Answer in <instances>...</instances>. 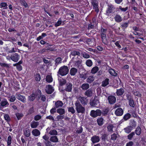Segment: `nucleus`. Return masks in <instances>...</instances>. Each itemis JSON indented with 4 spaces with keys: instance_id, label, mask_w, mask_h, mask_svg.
Returning <instances> with one entry per match:
<instances>
[{
    "instance_id": "54",
    "label": "nucleus",
    "mask_w": 146,
    "mask_h": 146,
    "mask_svg": "<svg viewBox=\"0 0 146 146\" xmlns=\"http://www.w3.org/2000/svg\"><path fill=\"white\" fill-rule=\"evenodd\" d=\"M83 57L86 58H90L89 55L86 52H84L82 53Z\"/></svg>"
},
{
    "instance_id": "3",
    "label": "nucleus",
    "mask_w": 146,
    "mask_h": 146,
    "mask_svg": "<svg viewBox=\"0 0 146 146\" xmlns=\"http://www.w3.org/2000/svg\"><path fill=\"white\" fill-rule=\"evenodd\" d=\"M106 29L102 28L101 29V35L102 40V42L105 44H107L108 43L106 36Z\"/></svg>"
},
{
    "instance_id": "1",
    "label": "nucleus",
    "mask_w": 146,
    "mask_h": 146,
    "mask_svg": "<svg viewBox=\"0 0 146 146\" xmlns=\"http://www.w3.org/2000/svg\"><path fill=\"white\" fill-rule=\"evenodd\" d=\"M75 109L78 113H84L85 112V108L82 106L78 100H77L75 103Z\"/></svg>"
},
{
    "instance_id": "34",
    "label": "nucleus",
    "mask_w": 146,
    "mask_h": 146,
    "mask_svg": "<svg viewBox=\"0 0 146 146\" xmlns=\"http://www.w3.org/2000/svg\"><path fill=\"white\" fill-rule=\"evenodd\" d=\"M109 73L112 76H116L117 75V73L115 72V71L113 69H110L109 70Z\"/></svg>"
},
{
    "instance_id": "39",
    "label": "nucleus",
    "mask_w": 146,
    "mask_h": 146,
    "mask_svg": "<svg viewBox=\"0 0 146 146\" xmlns=\"http://www.w3.org/2000/svg\"><path fill=\"white\" fill-rule=\"evenodd\" d=\"M62 59L60 57H58L56 58L55 60V65L57 66L60 63L62 62Z\"/></svg>"
},
{
    "instance_id": "64",
    "label": "nucleus",
    "mask_w": 146,
    "mask_h": 146,
    "mask_svg": "<svg viewBox=\"0 0 146 146\" xmlns=\"http://www.w3.org/2000/svg\"><path fill=\"white\" fill-rule=\"evenodd\" d=\"M133 94L136 96H140L141 95V94L140 93L138 92L137 91H133Z\"/></svg>"
},
{
    "instance_id": "56",
    "label": "nucleus",
    "mask_w": 146,
    "mask_h": 146,
    "mask_svg": "<svg viewBox=\"0 0 146 146\" xmlns=\"http://www.w3.org/2000/svg\"><path fill=\"white\" fill-rule=\"evenodd\" d=\"M129 101V105L131 107H134V102L133 98Z\"/></svg>"
},
{
    "instance_id": "52",
    "label": "nucleus",
    "mask_w": 146,
    "mask_h": 146,
    "mask_svg": "<svg viewBox=\"0 0 146 146\" xmlns=\"http://www.w3.org/2000/svg\"><path fill=\"white\" fill-rule=\"evenodd\" d=\"M83 131V128L82 127H78L76 130L77 133L78 134L80 133H82Z\"/></svg>"
},
{
    "instance_id": "19",
    "label": "nucleus",
    "mask_w": 146,
    "mask_h": 146,
    "mask_svg": "<svg viewBox=\"0 0 146 146\" xmlns=\"http://www.w3.org/2000/svg\"><path fill=\"white\" fill-rule=\"evenodd\" d=\"M63 105V103L60 101H57L55 102V107L56 108L62 107Z\"/></svg>"
},
{
    "instance_id": "62",
    "label": "nucleus",
    "mask_w": 146,
    "mask_h": 146,
    "mask_svg": "<svg viewBox=\"0 0 146 146\" xmlns=\"http://www.w3.org/2000/svg\"><path fill=\"white\" fill-rule=\"evenodd\" d=\"M94 27H95L94 25L91 23L90 24L88 25V29H93L94 28Z\"/></svg>"
},
{
    "instance_id": "12",
    "label": "nucleus",
    "mask_w": 146,
    "mask_h": 146,
    "mask_svg": "<svg viewBox=\"0 0 146 146\" xmlns=\"http://www.w3.org/2000/svg\"><path fill=\"white\" fill-rule=\"evenodd\" d=\"M15 96L19 100L24 103L26 102V98L24 96L22 95L19 94H17L15 95Z\"/></svg>"
},
{
    "instance_id": "63",
    "label": "nucleus",
    "mask_w": 146,
    "mask_h": 146,
    "mask_svg": "<svg viewBox=\"0 0 146 146\" xmlns=\"http://www.w3.org/2000/svg\"><path fill=\"white\" fill-rule=\"evenodd\" d=\"M133 144L134 143L133 141H130L127 143L126 146H132Z\"/></svg>"
},
{
    "instance_id": "61",
    "label": "nucleus",
    "mask_w": 146,
    "mask_h": 146,
    "mask_svg": "<svg viewBox=\"0 0 146 146\" xmlns=\"http://www.w3.org/2000/svg\"><path fill=\"white\" fill-rule=\"evenodd\" d=\"M119 9L121 11L123 12L126 11L128 9V7H126L125 8H123L121 6L119 7Z\"/></svg>"
},
{
    "instance_id": "4",
    "label": "nucleus",
    "mask_w": 146,
    "mask_h": 146,
    "mask_svg": "<svg viewBox=\"0 0 146 146\" xmlns=\"http://www.w3.org/2000/svg\"><path fill=\"white\" fill-rule=\"evenodd\" d=\"M101 114L102 111L99 109H97L96 111L92 110L90 113V116L93 118H96L98 116H100Z\"/></svg>"
},
{
    "instance_id": "28",
    "label": "nucleus",
    "mask_w": 146,
    "mask_h": 146,
    "mask_svg": "<svg viewBox=\"0 0 146 146\" xmlns=\"http://www.w3.org/2000/svg\"><path fill=\"white\" fill-rule=\"evenodd\" d=\"M50 140L53 142L56 143L58 142V139L56 136L51 137L50 138Z\"/></svg>"
},
{
    "instance_id": "30",
    "label": "nucleus",
    "mask_w": 146,
    "mask_h": 146,
    "mask_svg": "<svg viewBox=\"0 0 146 146\" xmlns=\"http://www.w3.org/2000/svg\"><path fill=\"white\" fill-rule=\"evenodd\" d=\"M38 125V122L34 121L31 123V126L32 128H35Z\"/></svg>"
},
{
    "instance_id": "5",
    "label": "nucleus",
    "mask_w": 146,
    "mask_h": 146,
    "mask_svg": "<svg viewBox=\"0 0 146 146\" xmlns=\"http://www.w3.org/2000/svg\"><path fill=\"white\" fill-rule=\"evenodd\" d=\"M9 105L7 100L5 98L1 100L0 102V110L2 109L3 108H5L7 107Z\"/></svg>"
},
{
    "instance_id": "45",
    "label": "nucleus",
    "mask_w": 146,
    "mask_h": 146,
    "mask_svg": "<svg viewBox=\"0 0 146 146\" xmlns=\"http://www.w3.org/2000/svg\"><path fill=\"white\" fill-rule=\"evenodd\" d=\"M113 127L112 125H110L107 127L108 131L110 132H111L113 131Z\"/></svg>"
},
{
    "instance_id": "17",
    "label": "nucleus",
    "mask_w": 146,
    "mask_h": 146,
    "mask_svg": "<svg viewBox=\"0 0 146 146\" xmlns=\"http://www.w3.org/2000/svg\"><path fill=\"white\" fill-rule=\"evenodd\" d=\"M72 84L70 83H68L66 84L65 89L67 92H71L72 90Z\"/></svg>"
},
{
    "instance_id": "58",
    "label": "nucleus",
    "mask_w": 146,
    "mask_h": 146,
    "mask_svg": "<svg viewBox=\"0 0 146 146\" xmlns=\"http://www.w3.org/2000/svg\"><path fill=\"white\" fill-rule=\"evenodd\" d=\"M15 99L16 98L15 96L13 95L10 96L9 101L11 102H13L15 100Z\"/></svg>"
},
{
    "instance_id": "13",
    "label": "nucleus",
    "mask_w": 146,
    "mask_h": 146,
    "mask_svg": "<svg viewBox=\"0 0 146 146\" xmlns=\"http://www.w3.org/2000/svg\"><path fill=\"white\" fill-rule=\"evenodd\" d=\"M54 91V89L51 85H48L46 87L45 91L48 94H51Z\"/></svg>"
},
{
    "instance_id": "38",
    "label": "nucleus",
    "mask_w": 146,
    "mask_h": 146,
    "mask_svg": "<svg viewBox=\"0 0 146 146\" xmlns=\"http://www.w3.org/2000/svg\"><path fill=\"white\" fill-rule=\"evenodd\" d=\"M94 80V77L92 76H90L87 79V82L89 83H91Z\"/></svg>"
},
{
    "instance_id": "6",
    "label": "nucleus",
    "mask_w": 146,
    "mask_h": 146,
    "mask_svg": "<svg viewBox=\"0 0 146 146\" xmlns=\"http://www.w3.org/2000/svg\"><path fill=\"white\" fill-rule=\"evenodd\" d=\"M38 94H39V95H41V92L40 90H38L36 91L35 93H33L32 94L29 96V100L30 101H33L35 99L37 96L38 95Z\"/></svg>"
},
{
    "instance_id": "22",
    "label": "nucleus",
    "mask_w": 146,
    "mask_h": 146,
    "mask_svg": "<svg viewBox=\"0 0 146 146\" xmlns=\"http://www.w3.org/2000/svg\"><path fill=\"white\" fill-rule=\"evenodd\" d=\"M115 21L118 23L121 22L122 19L121 16L117 14L114 17Z\"/></svg>"
},
{
    "instance_id": "51",
    "label": "nucleus",
    "mask_w": 146,
    "mask_h": 146,
    "mask_svg": "<svg viewBox=\"0 0 146 146\" xmlns=\"http://www.w3.org/2000/svg\"><path fill=\"white\" fill-rule=\"evenodd\" d=\"M136 126V122L133 120L131 122V123L130 125H129L130 126H131L132 127V129H133L134 128H135Z\"/></svg>"
},
{
    "instance_id": "53",
    "label": "nucleus",
    "mask_w": 146,
    "mask_h": 146,
    "mask_svg": "<svg viewBox=\"0 0 146 146\" xmlns=\"http://www.w3.org/2000/svg\"><path fill=\"white\" fill-rule=\"evenodd\" d=\"M12 137L11 135L9 136L7 138V144H11V143Z\"/></svg>"
},
{
    "instance_id": "49",
    "label": "nucleus",
    "mask_w": 146,
    "mask_h": 146,
    "mask_svg": "<svg viewBox=\"0 0 146 146\" xmlns=\"http://www.w3.org/2000/svg\"><path fill=\"white\" fill-rule=\"evenodd\" d=\"M131 117V115L129 113H127L124 116L123 119L125 120H127Z\"/></svg>"
},
{
    "instance_id": "40",
    "label": "nucleus",
    "mask_w": 146,
    "mask_h": 146,
    "mask_svg": "<svg viewBox=\"0 0 146 146\" xmlns=\"http://www.w3.org/2000/svg\"><path fill=\"white\" fill-rule=\"evenodd\" d=\"M46 81L50 83L52 82V78L51 76L47 75L46 77Z\"/></svg>"
},
{
    "instance_id": "50",
    "label": "nucleus",
    "mask_w": 146,
    "mask_h": 146,
    "mask_svg": "<svg viewBox=\"0 0 146 146\" xmlns=\"http://www.w3.org/2000/svg\"><path fill=\"white\" fill-rule=\"evenodd\" d=\"M117 138V134L114 133L111 135V139L113 141H115Z\"/></svg>"
},
{
    "instance_id": "37",
    "label": "nucleus",
    "mask_w": 146,
    "mask_h": 146,
    "mask_svg": "<svg viewBox=\"0 0 146 146\" xmlns=\"http://www.w3.org/2000/svg\"><path fill=\"white\" fill-rule=\"evenodd\" d=\"M86 64L88 66L90 67L92 65L93 62L91 60L88 59L86 61Z\"/></svg>"
},
{
    "instance_id": "33",
    "label": "nucleus",
    "mask_w": 146,
    "mask_h": 146,
    "mask_svg": "<svg viewBox=\"0 0 146 146\" xmlns=\"http://www.w3.org/2000/svg\"><path fill=\"white\" fill-rule=\"evenodd\" d=\"M135 131L137 135H139L141 132V129L140 127L139 126L137 127Z\"/></svg>"
},
{
    "instance_id": "32",
    "label": "nucleus",
    "mask_w": 146,
    "mask_h": 146,
    "mask_svg": "<svg viewBox=\"0 0 146 146\" xmlns=\"http://www.w3.org/2000/svg\"><path fill=\"white\" fill-rule=\"evenodd\" d=\"M81 88L83 90H86L89 88V85L88 83H84L82 85Z\"/></svg>"
},
{
    "instance_id": "47",
    "label": "nucleus",
    "mask_w": 146,
    "mask_h": 146,
    "mask_svg": "<svg viewBox=\"0 0 146 146\" xmlns=\"http://www.w3.org/2000/svg\"><path fill=\"white\" fill-rule=\"evenodd\" d=\"M71 54L72 55L74 56H75L76 55L80 56V52L76 51H73L72 52H71Z\"/></svg>"
},
{
    "instance_id": "10",
    "label": "nucleus",
    "mask_w": 146,
    "mask_h": 146,
    "mask_svg": "<svg viewBox=\"0 0 146 146\" xmlns=\"http://www.w3.org/2000/svg\"><path fill=\"white\" fill-rule=\"evenodd\" d=\"M78 100L80 101L83 105H86L88 103V100L86 98L84 97L80 96L77 98Z\"/></svg>"
},
{
    "instance_id": "55",
    "label": "nucleus",
    "mask_w": 146,
    "mask_h": 146,
    "mask_svg": "<svg viewBox=\"0 0 146 146\" xmlns=\"http://www.w3.org/2000/svg\"><path fill=\"white\" fill-rule=\"evenodd\" d=\"M68 111L69 112H71L72 114L74 113L75 112L74 109L72 107L69 108H68Z\"/></svg>"
},
{
    "instance_id": "48",
    "label": "nucleus",
    "mask_w": 146,
    "mask_h": 146,
    "mask_svg": "<svg viewBox=\"0 0 146 146\" xmlns=\"http://www.w3.org/2000/svg\"><path fill=\"white\" fill-rule=\"evenodd\" d=\"M135 133L133 132H131L130 134H129L127 137V139L129 140H131L133 137L135 135Z\"/></svg>"
},
{
    "instance_id": "57",
    "label": "nucleus",
    "mask_w": 146,
    "mask_h": 146,
    "mask_svg": "<svg viewBox=\"0 0 146 146\" xmlns=\"http://www.w3.org/2000/svg\"><path fill=\"white\" fill-rule=\"evenodd\" d=\"M4 118L5 119L8 121L10 120V118L8 114H5L4 115Z\"/></svg>"
},
{
    "instance_id": "59",
    "label": "nucleus",
    "mask_w": 146,
    "mask_h": 146,
    "mask_svg": "<svg viewBox=\"0 0 146 146\" xmlns=\"http://www.w3.org/2000/svg\"><path fill=\"white\" fill-rule=\"evenodd\" d=\"M46 119H48L50 120H52L53 122H54L55 121L54 118L51 115H49L48 116H47L46 117Z\"/></svg>"
},
{
    "instance_id": "26",
    "label": "nucleus",
    "mask_w": 146,
    "mask_h": 146,
    "mask_svg": "<svg viewBox=\"0 0 146 146\" xmlns=\"http://www.w3.org/2000/svg\"><path fill=\"white\" fill-rule=\"evenodd\" d=\"M59 84L61 86L64 85L66 83V80L63 78H60L58 79Z\"/></svg>"
},
{
    "instance_id": "23",
    "label": "nucleus",
    "mask_w": 146,
    "mask_h": 146,
    "mask_svg": "<svg viewBox=\"0 0 146 146\" xmlns=\"http://www.w3.org/2000/svg\"><path fill=\"white\" fill-rule=\"evenodd\" d=\"M123 130L125 132L127 133H129L131 131L133 130V129H132V127L131 126H128L127 127L124 128L123 129Z\"/></svg>"
},
{
    "instance_id": "24",
    "label": "nucleus",
    "mask_w": 146,
    "mask_h": 146,
    "mask_svg": "<svg viewBox=\"0 0 146 146\" xmlns=\"http://www.w3.org/2000/svg\"><path fill=\"white\" fill-rule=\"evenodd\" d=\"M24 134L27 137H29L31 135V131L28 129H26L24 131Z\"/></svg>"
},
{
    "instance_id": "25",
    "label": "nucleus",
    "mask_w": 146,
    "mask_h": 146,
    "mask_svg": "<svg viewBox=\"0 0 146 146\" xmlns=\"http://www.w3.org/2000/svg\"><path fill=\"white\" fill-rule=\"evenodd\" d=\"M104 120L103 118L102 117H99L97 120V122L98 125L99 126H101L102 125L104 124Z\"/></svg>"
},
{
    "instance_id": "9",
    "label": "nucleus",
    "mask_w": 146,
    "mask_h": 146,
    "mask_svg": "<svg viewBox=\"0 0 146 146\" xmlns=\"http://www.w3.org/2000/svg\"><path fill=\"white\" fill-rule=\"evenodd\" d=\"M100 140V137L97 135H95L91 137V141L92 142V144L98 143Z\"/></svg>"
},
{
    "instance_id": "11",
    "label": "nucleus",
    "mask_w": 146,
    "mask_h": 146,
    "mask_svg": "<svg viewBox=\"0 0 146 146\" xmlns=\"http://www.w3.org/2000/svg\"><path fill=\"white\" fill-rule=\"evenodd\" d=\"M108 100L109 103L110 104H114L116 101L115 97L113 96L110 95L108 96Z\"/></svg>"
},
{
    "instance_id": "43",
    "label": "nucleus",
    "mask_w": 146,
    "mask_h": 146,
    "mask_svg": "<svg viewBox=\"0 0 146 146\" xmlns=\"http://www.w3.org/2000/svg\"><path fill=\"white\" fill-rule=\"evenodd\" d=\"M64 116L63 115H57L56 117L57 121H59L61 120L64 119Z\"/></svg>"
},
{
    "instance_id": "18",
    "label": "nucleus",
    "mask_w": 146,
    "mask_h": 146,
    "mask_svg": "<svg viewBox=\"0 0 146 146\" xmlns=\"http://www.w3.org/2000/svg\"><path fill=\"white\" fill-rule=\"evenodd\" d=\"M97 97H95L94 99L90 102V104L91 106H94L96 105L98 103H99L98 100L96 99Z\"/></svg>"
},
{
    "instance_id": "14",
    "label": "nucleus",
    "mask_w": 146,
    "mask_h": 146,
    "mask_svg": "<svg viewBox=\"0 0 146 146\" xmlns=\"http://www.w3.org/2000/svg\"><path fill=\"white\" fill-rule=\"evenodd\" d=\"M123 110L121 108H118L115 111V113L117 116H120L123 114Z\"/></svg>"
},
{
    "instance_id": "16",
    "label": "nucleus",
    "mask_w": 146,
    "mask_h": 146,
    "mask_svg": "<svg viewBox=\"0 0 146 146\" xmlns=\"http://www.w3.org/2000/svg\"><path fill=\"white\" fill-rule=\"evenodd\" d=\"M93 92L91 89H89L87 90L84 93V94L88 97H90L93 95Z\"/></svg>"
},
{
    "instance_id": "7",
    "label": "nucleus",
    "mask_w": 146,
    "mask_h": 146,
    "mask_svg": "<svg viewBox=\"0 0 146 146\" xmlns=\"http://www.w3.org/2000/svg\"><path fill=\"white\" fill-rule=\"evenodd\" d=\"M115 9V8L113 5H108V7L106 10V14L108 16H109L111 13L113 12Z\"/></svg>"
},
{
    "instance_id": "8",
    "label": "nucleus",
    "mask_w": 146,
    "mask_h": 146,
    "mask_svg": "<svg viewBox=\"0 0 146 146\" xmlns=\"http://www.w3.org/2000/svg\"><path fill=\"white\" fill-rule=\"evenodd\" d=\"M20 58V55L17 53H15L11 55V60L15 62H18Z\"/></svg>"
},
{
    "instance_id": "36",
    "label": "nucleus",
    "mask_w": 146,
    "mask_h": 146,
    "mask_svg": "<svg viewBox=\"0 0 146 146\" xmlns=\"http://www.w3.org/2000/svg\"><path fill=\"white\" fill-rule=\"evenodd\" d=\"M34 112L35 111L34 108L33 107H32L29 108L28 110L27 114V115H31L34 113Z\"/></svg>"
},
{
    "instance_id": "20",
    "label": "nucleus",
    "mask_w": 146,
    "mask_h": 146,
    "mask_svg": "<svg viewBox=\"0 0 146 146\" xmlns=\"http://www.w3.org/2000/svg\"><path fill=\"white\" fill-rule=\"evenodd\" d=\"M32 133L33 135L35 136H39L40 133L39 131L36 129H33L32 131Z\"/></svg>"
},
{
    "instance_id": "21",
    "label": "nucleus",
    "mask_w": 146,
    "mask_h": 146,
    "mask_svg": "<svg viewBox=\"0 0 146 146\" xmlns=\"http://www.w3.org/2000/svg\"><path fill=\"white\" fill-rule=\"evenodd\" d=\"M78 71L77 69L75 68H72L70 70V73L71 76H74L75 75Z\"/></svg>"
},
{
    "instance_id": "2",
    "label": "nucleus",
    "mask_w": 146,
    "mask_h": 146,
    "mask_svg": "<svg viewBox=\"0 0 146 146\" xmlns=\"http://www.w3.org/2000/svg\"><path fill=\"white\" fill-rule=\"evenodd\" d=\"M68 72V67L67 66H63L60 68L58 73L62 76H64L67 74Z\"/></svg>"
},
{
    "instance_id": "35",
    "label": "nucleus",
    "mask_w": 146,
    "mask_h": 146,
    "mask_svg": "<svg viewBox=\"0 0 146 146\" xmlns=\"http://www.w3.org/2000/svg\"><path fill=\"white\" fill-rule=\"evenodd\" d=\"M99 70V68L97 66L93 67L91 70V72L93 74L96 73Z\"/></svg>"
},
{
    "instance_id": "27",
    "label": "nucleus",
    "mask_w": 146,
    "mask_h": 146,
    "mask_svg": "<svg viewBox=\"0 0 146 146\" xmlns=\"http://www.w3.org/2000/svg\"><path fill=\"white\" fill-rule=\"evenodd\" d=\"M124 90L123 88H120L119 89L117 90L116 94L118 96L122 95L124 93Z\"/></svg>"
},
{
    "instance_id": "15",
    "label": "nucleus",
    "mask_w": 146,
    "mask_h": 146,
    "mask_svg": "<svg viewBox=\"0 0 146 146\" xmlns=\"http://www.w3.org/2000/svg\"><path fill=\"white\" fill-rule=\"evenodd\" d=\"M92 3L94 9L95 10V11L97 12H98V3L97 0L92 1Z\"/></svg>"
},
{
    "instance_id": "60",
    "label": "nucleus",
    "mask_w": 146,
    "mask_h": 146,
    "mask_svg": "<svg viewBox=\"0 0 146 146\" xmlns=\"http://www.w3.org/2000/svg\"><path fill=\"white\" fill-rule=\"evenodd\" d=\"M21 4L24 5L25 7H27L28 5L26 2L24 0H22L21 1Z\"/></svg>"
},
{
    "instance_id": "31",
    "label": "nucleus",
    "mask_w": 146,
    "mask_h": 146,
    "mask_svg": "<svg viewBox=\"0 0 146 146\" xmlns=\"http://www.w3.org/2000/svg\"><path fill=\"white\" fill-rule=\"evenodd\" d=\"M57 112L60 115H63L65 112V110L62 108L57 109Z\"/></svg>"
},
{
    "instance_id": "29",
    "label": "nucleus",
    "mask_w": 146,
    "mask_h": 146,
    "mask_svg": "<svg viewBox=\"0 0 146 146\" xmlns=\"http://www.w3.org/2000/svg\"><path fill=\"white\" fill-rule=\"evenodd\" d=\"M109 84V79L106 78L105 80L102 82V86L103 87H105L108 85Z\"/></svg>"
},
{
    "instance_id": "41",
    "label": "nucleus",
    "mask_w": 146,
    "mask_h": 146,
    "mask_svg": "<svg viewBox=\"0 0 146 146\" xmlns=\"http://www.w3.org/2000/svg\"><path fill=\"white\" fill-rule=\"evenodd\" d=\"M88 73H86L80 75V77L84 80L86 79L88 77Z\"/></svg>"
},
{
    "instance_id": "46",
    "label": "nucleus",
    "mask_w": 146,
    "mask_h": 146,
    "mask_svg": "<svg viewBox=\"0 0 146 146\" xmlns=\"http://www.w3.org/2000/svg\"><path fill=\"white\" fill-rule=\"evenodd\" d=\"M49 133L51 135H57V132L55 130H52L50 131Z\"/></svg>"
},
{
    "instance_id": "44",
    "label": "nucleus",
    "mask_w": 146,
    "mask_h": 146,
    "mask_svg": "<svg viewBox=\"0 0 146 146\" xmlns=\"http://www.w3.org/2000/svg\"><path fill=\"white\" fill-rule=\"evenodd\" d=\"M35 80L37 81H40L41 79L40 75L38 74H37L35 75Z\"/></svg>"
},
{
    "instance_id": "42",
    "label": "nucleus",
    "mask_w": 146,
    "mask_h": 146,
    "mask_svg": "<svg viewBox=\"0 0 146 146\" xmlns=\"http://www.w3.org/2000/svg\"><path fill=\"white\" fill-rule=\"evenodd\" d=\"M15 115L18 120L20 119L24 115L22 113H16Z\"/></svg>"
}]
</instances>
